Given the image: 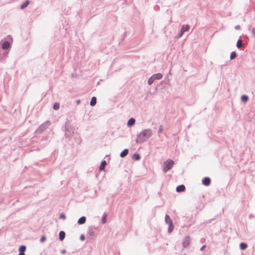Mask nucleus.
<instances>
[{
    "label": "nucleus",
    "mask_w": 255,
    "mask_h": 255,
    "mask_svg": "<svg viewBox=\"0 0 255 255\" xmlns=\"http://www.w3.org/2000/svg\"><path fill=\"white\" fill-rule=\"evenodd\" d=\"M10 46V43L8 41H5L3 43L2 48L3 49H7Z\"/></svg>",
    "instance_id": "0eeeda50"
},
{
    "label": "nucleus",
    "mask_w": 255,
    "mask_h": 255,
    "mask_svg": "<svg viewBox=\"0 0 255 255\" xmlns=\"http://www.w3.org/2000/svg\"><path fill=\"white\" fill-rule=\"evenodd\" d=\"M190 243V238L189 236H186L184 238L183 242L182 245L184 248L187 247Z\"/></svg>",
    "instance_id": "f03ea898"
},
{
    "label": "nucleus",
    "mask_w": 255,
    "mask_h": 255,
    "mask_svg": "<svg viewBox=\"0 0 255 255\" xmlns=\"http://www.w3.org/2000/svg\"><path fill=\"white\" fill-rule=\"evenodd\" d=\"M174 164V162L171 159L166 160L164 163L163 170L164 172H167L170 169Z\"/></svg>",
    "instance_id": "f257e3e1"
},
{
    "label": "nucleus",
    "mask_w": 255,
    "mask_h": 255,
    "mask_svg": "<svg viewBox=\"0 0 255 255\" xmlns=\"http://www.w3.org/2000/svg\"><path fill=\"white\" fill-rule=\"evenodd\" d=\"M86 220V219L85 217H82L78 220V223L79 224H83L85 223Z\"/></svg>",
    "instance_id": "f8f14e48"
},
{
    "label": "nucleus",
    "mask_w": 255,
    "mask_h": 255,
    "mask_svg": "<svg viewBox=\"0 0 255 255\" xmlns=\"http://www.w3.org/2000/svg\"><path fill=\"white\" fill-rule=\"evenodd\" d=\"M190 29V26L188 25H183L181 29V35L185 31H188Z\"/></svg>",
    "instance_id": "20e7f679"
},
{
    "label": "nucleus",
    "mask_w": 255,
    "mask_h": 255,
    "mask_svg": "<svg viewBox=\"0 0 255 255\" xmlns=\"http://www.w3.org/2000/svg\"><path fill=\"white\" fill-rule=\"evenodd\" d=\"M97 102V99L95 97H93L92 98L91 102H90V105L91 106H94Z\"/></svg>",
    "instance_id": "1a4fd4ad"
},
{
    "label": "nucleus",
    "mask_w": 255,
    "mask_h": 255,
    "mask_svg": "<svg viewBox=\"0 0 255 255\" xmlns=\"http://www.w3.org/2000/svg\"><path fill=\"white\" fill-rule=\"evenodd\" d=\"M242 41L241 39H239L237 41V47L238 48H240L242 47Z\"/></svg>",
    "instance_id": "6ab92c4d"
},
{
    "label": "nucleus",
    "mask_w": 255,
    "mask_h": 255,
    "mask_svg": "<svg viewBox=\"0 0 255 255\" xmlns=\"http://www.w3.org/2000/svg\"><path fill=\"white\" fill-rule=\"evenodd\" d=\"M133 157L135 160H138L140 159V155L138 154H134Z\"/></svg>",
    "instance_id": "4be33fe9"
},
{
    "label": "nucleus",
    "mask_w": 255,
    "mask_h": 255,
    "mask_svg": "<svg viewBox=\"0 0 255 255\" xmlns=\"http://www.w3.org/2000/svg\"><path fill=\"white\" fill-rule=\"evenodd\" d=\"M135 120L133 118H130L128 121V126H131L134 124Z\"/></svg>",
    "instance_id": "4468645a"
},
{
    "label": "nucleus",
    "mask_w": 255,
    "mask_h": 255,
    "mask_svg": "<svg viewBox=\"0 0 255 255\" xmlns=\"http://www.w3.org/2000/svg\"><path fill=\"white\" fill-rule=\"evenodd\" d=\"M81 240H84V236H81Z\"/></svg>",
    "instance_id": "c85d7f7f"
},
{
    "label": "nucleus",
    "mask_w": 255,
    "mask_h": 255,
    "mask_svg": "<svg viewBox=\"0 0 255 255\" xmlns=\"http://www.w3.org/2000/svg\"><path fill=\"white\" fill-rule=\"evenodd\" d=\"M106 164H107V163H106L105 160L102 161V163H101V164L100 165V170H104L105 167V166H106Z\"/></svg>",
    "instance_id": "2eb2a0df"
},
{
    "label": "nucleus",
    "mask_w": 255,
    "mask_h": 255,
    "mask_svg": "<svg viewBox=\"0 0 255 255\" xmlns=\"http://www.w3.org/2000/svg\"><path fill=\"white\" fill-rule=\"evenodd\" d=\"M241 100L243 102H246L248 100V97L246 95H243L241 97Z\"/></svg>",
    "instance_id": "a211bd4d"
},
{
    "label": "nucleus",
    "mask_w": 255,
    "mask_h": 255,
    "mask_svg": "<svg viewBox=\"0 0 255 255\" xmlns=\"http://www.w3.org/2000/svg\"><path fill=\"white\" fill-rule=\"evenodd\" d=\"M185 187L184 185H181L178 186L176 188V191L178 192H182V191H184L185 190Z\"/></svg>",
    "instance_id": "423d86ee"
},
{
    "label": "nucleus",
    "mask_w": 255,
    "mask_h": 255,
    "mask_svg": "<svg viewBox=\"0 0 255 255\" xmlns=\"http://www.w3.org/2000/svg\"><path fill=\"white\" fill-rule=\"evenodd\" d=\"M60 217V218H62L63 219H65V216L64 214H61Z\"/></svg>",
    "instance_id": "bb28decb"
},
{
    "label": "nucleus",
    "mask_w": 255,
    "mask_h": 255,
    "mask_svg": "<svg viewBox=\"0 0 255 255\" xmlns=\"http://www.w3.org/2000/svg\"><path fill=\"white\" fill-rule=\"evenodd\" d=\"M65 236V232L63 231H60L59 234V238L61 241H62Z\"/></svg>",
    "instance_id": "9d476101"
},
{
    "label": "nucleus",
    "mask_w": 255,
    "mask_h": 255,
    "mask_svg": "<svg viewBox=\"0 0 255 255\" xmlns=\"http://www.w3.org/2000/svg\"><path fill=\"white\" fill-rule=\"evenodd\" d=\"M154 79H160L162 77V75L160 73H157L152 76Z\"/></svg>",
    "instance_id": "9b49d317"
},
{
    "label": "nucleus",
    "mask_w": 255,
    "mask_h": 255,
    "mask_svg": "<svg viewBox=\"0 0 255 255\" xmlns=\"http://www.w3.org/2000/svg\"><path fill=\"white\" fill-rule=\"evenodd\" d=\"M165 220L166 223L168 224V225L171 224L172 223V220L168 215H166L165 217Z\"/></svg>",
    "instance_id": "6e6552de"
},
{
    "label": "nucleus",
    "mask_w": 255,
    "mask_h": 255,
    "mask_svg": "<svg viewBox=\"0 0 255 255\" xmlns=\"http://www.w3.org/2000/svg\"><path fill=\"white\" fill-rule=\"evenodd\" d=\"M46 240V238L45 236H43L40 239L41 242H44Z\"/></svg>",
    "instance_id": "393cba45"
},
{
    "label": "nucleus",
    "mask_w": 255,
    "mask_h": 255,
    "mask_svg": "<svg viewBox=\"0 0 255 255\" xmlns=\"http://www.w3.org/2000/svg\"><path fill=\"white\" fill-rule=\"evenodd\" d=\"M102 222L103 224H105L106 222V215H105L104 217H103L102 219Z\"/></svg>",
    "instance_id": "a878e982"
},
{
    "label": "nucleus",
    "mask_w": 255,
    "mask_h": 255,
    "mask_svg": "<svg viewBox=\"0 0 255 255\" xmlns=\"http://www.w3.org/2000/svg\"><path fill=\"white\" fill-rule=\"evenodd\" d=\"M253 32L254 34H255V29L254 28L253 29Z\"/></svg>",
    "instance_id": "c756f323"
},
{
    "label": "nucleus",
    "mask_w": 255,
    "mask_h": 255,
    "mask_svg": "<svg viewBox=\"0 0 255 255\" xmlns=\"http://www.w3.org/2000/svg\"><path fill=\"white\" fill-rule=\"evenodd\" d=\"M174 228V226L173 225V223L171 224H169V228H168V231L169 232H171Z\"/></svg>",
    "instance_id": "aec40b11"
},
{
    "label": "nucleus",
    "mask_w": 255,
    "mask_h": 255,
    "mask_svg": "<svg viewBox=\"0 0 255 255\" xmlns=\"http://www.w3.org/2000/svg\"><path fill=\"white\" fill-rule=\"evenodd\" d=\"M247 245L244 243H242L240 245V248L242 250H245L247 248Z\"/></svg>",
    "instance_id": "dca6fc26"
},
{
    "label": "nucleus",
    "mask_w": 255,
    "mask_h": 255,
    "mask_svg": "<svg viewBox=\"0 0 255 255\" xmlns=\"http://www.w3.org/2000/svg\"><path fill=\"white\" fill-rule=\"evenodd\" d=\"M205 247H206V246H205V245L203 246L201 248V249H200L201 251H203V250H204V249L205 248Z\"/></svg>",
    "instance_id": "cd10ccee"
},
{
    "label": "nucleus",
    "mask_w": 255,
    "mask_h": 255,
    "mask_svg": "<svg viewBox=\"0 0 255 255\" xmlns=\"http://www.w3.org/2000/svg\"><path fill=\"white\" fill-rule=\"evenodd\" d=\"M128 149H126L125 150H124L120 154V156L121 157H125L128 153Z\"/></svg>",
    "instance_id": "ddd939ff"
},
{
    "label": "nucleus",
    "mask_w": 255,
    "mask_h": 255,
    "mask_svg": "<svg viewBox=\"0 0 255 255\" xmlns=\"http://www.w3.org/2000/svg\"><path fill=\"white\" fill-rule=\"evenodd\" d=\"M53 109L55 110H58L59 109V104L57 103H55L53 106Z\"/></svg>",
    "instance_id": "412c9836"
},
{
    "label": "nucleus",
    "mask_w": 255,
    "mask_h": 255,
    "mask_svg": "<svg viewBox=\"0 0 255 255\" xmlns=\"http://www.w3.org/2000/svg\"><path fill=\"white\" fill-rule=\"evenodd\" d=\"M29 1L28 0H26L25 2H24L21 5V8L23 9L25 7H26L28 4H29Z\"/></svg>",
    "instance_id": "f3484780"
},
{
    "label": "nucleus",
    "mask_w": 255,
    "mask_h": 255,
    "mask_svg": "<svg viewBox=\"0 0 255 255\" xmlns=\"http://www.w3.org/2000/svg\"><path fill=\"white\" fill-rule=\"evenodd\" d=\"M154 78H153V77H152V76L151 77H150V78L148 79V84L151 85V84L153 83V81H154Z\"/></svg>",
    "instance_id": "b1692460"
},
{
    "label": "nucleus",
    "mask_w": 255,
    "mask_h": 255,
    "mask_svg": "<svg viewBox=\"0 0 255 255\" xmlns=\"http://www.w3.org/2000/svg\"><path fill=\"white\" fill-rule=\"evenodd\" d=\"M203 184L206 186H208L210 184L211 180L208 177H205L202 181Z\"/></svg>",
    "instance_id": "39448f33"
},
{
    "label": "nucleus",
    "mask_w": 255,
    "mask_h": 255,
    "mask_svg": "<svg viewBox=\"0 0 255 255\" xmlns=\"http://www.w3.org/2000/svg\"><path fill=\"white\" fill-rule=\"evenodd\" d=\"M19 254L18 255H25L24 252L26 251V247L25 246H21L18 249Z\"/></svg>",
    "instance_id": "7ed1b4c3"
},
{
    "label": "nucleus",
    "mask_w": 255,
    "mask_h": 255,
    "mask_svg": "<svg viewBox=\"0 0 255 255\" xmlns=\"http://www.w3.org/2000/svg\"><path fill=\"white\" fill-rule=\"evenodd\" d=\"M236 57V53L235 52H232L231 53L230 58L231 59H233L235 58Z\"/></svg>",
    "instance_id": "5701e85b"
}]
</instances>
